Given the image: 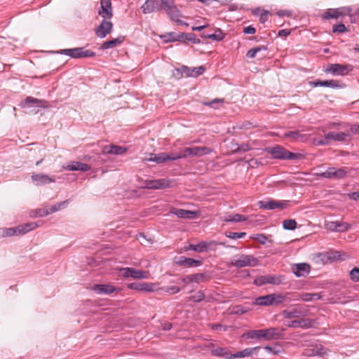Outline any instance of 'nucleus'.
<instances>
[{
	"label": "nucleus",
	"instance_id": "f257e3e1",
	"mask_svg": "<svg viewBox=\"0 0 359 359\" xmlns=\"http://www.w3.org/2000/svg\"><path fill=\"white\" fill-rule=\"evenodd\" d=\"M247 339H263L266 341L278 339L281 334L276 327H270L265 330H250L243 334Z\"/></svg>",
	"mask_w": 359,
	"mask_h": 359
},
{
	"label": "nucleus",
	"instance_id": "f03ea898",
	"mask_svg": "<svg viewBox=\"0 0 359 359\" xmlns=\"http://www.w3.org/2000/svg\"><path fill=\"white\" fill-rule=\"evenodd\" d=\"M269 152L274 158L296 160L303 158L301 154L290 152L280 146L270 148Z\"/></svg>",
	"mask_w": 359,
	"mask_h": 359
},
{
	"label": "nucleus",
	"instance_id": "7ed1b4c3",
	"mask_svg": "<svg viewBox=\"0 0 359 359\" xmlns=\"http://www.w3.org/2000/svg\"><path fill=\"white\" fill-rule=\"evenodd\" d=\"M212 150L207 147H186L180 154H176L180 158H184L187 156H202L210 154Z\"/></svg>",
	"mask_w": 359,
	"mask_h": 359
},
{
	"label": "nucleus",
	"instance_id": "20e7f679",
	"mask_svg": "<svg viewBox=\"0 0 359 359\" xmlns=\"http://www.w3.org/2000/svg\"><path fill=\"white\" fill-rule=\"evenodd\" d=\"M57 53L68 55L72 58L93 57L95 56V52L90 50H85L84 48L62 49L57 51Z\"/></svg>",
	"mask_w": 359,
	"mask_h": 359
},
{
	"label": "nucleus",
	"instance_id": "39448f33",
	"mask_svg": "<svg viewBox=\"0 0 359 359\" xmlns=\"http://www.w3.org/2000/svg\"><path fill=\"white\" fill-rule=\"evenodd\" d=\"M38 226L37 223L32 222L21 224L15 228L6 229L4 233V236H18L25 234L32 230L35 229Z\"/></svg>",
	"mask_w": 359,
	"mask_h": 359
},
{
	"label": "nucleus",
	"instance_id": "423d86ee",
	"mask_svg": "<svg viewBox=\"0 0 359 359\" xmlns=\"http://www.w3.org/2000/svg\"><path fill=\"white\" fill-rule=\"evenodd\" d=\"M172 182L167 179L147 180L141 186L147 189H165L172 187Z\"/></svg>",
	"mask_w": 359,
	"mask_h": 359
},
{
	"label": "nucleus",
	"instance_id": "0eeeda50",
	"mask_svg": "<svg viewBox=\"0 0 359 359\" xmlns=\"http://www.w3.org/2000/svg\"><path fill=\"white\" fill-rule=\"evenodd\" d=\"M121 276L124 278L131 277L134 279H147L149 277V272L147 271L137 270L134 268H123L120 270Z\"/></svg>",
	"mask_w": 359,
	"mask_h": 359
},
{
	"label": "nucleus",
	"instance_id": "6e6552de",
	"mask_svg": "<svg viewBox=\"0 0 359 359\" xmlns=\"http://www.w3.org/2000/svg\"><path fill=\"white\" fill-rule=\"evenodd\" d=\"M257 259L252 255H241L238 259H234L231 262V265L236 268H243L245 266H255L257 264Z\"/></svg>",
	"mask_w": 359,
	"mask_h": 359
},
{
	"label": "nucleus",
	"instance_id": "1a4fd4ad",
	"mask_svg": "<svg viewBox=\"0 0 359 359\" xmlns=\"http://www.w3.org/2000/svg\"><path fill=\"white\" fill-rule=\"evenodd\" d=\"M353 69V67L351 65L331 64L325 69V72L331 73L333 75L345 76Z\"/></svg>",
	"mask_w": 359,
	"mask_h": 359
},
{
	"label": "nucleus",
	"instance_id": "9d476101",
	"mask_svg": "<svg viewBox=\"0 0 359 359\" xmlns=\"http://www.w3.org/2000/svg\"><path fill=\"white\" fill-rule=\"evenodd\" d=\"M177 159H179V157L177 156L176 154H167L162 152L157 154H150V157L145 159V161H154L156 163H162L168 161H175Z\"/></svg>",
	"mask_w": 359,
	"mask_h": 359
},
{
	"label": "nucleus",
	"instance_id": "9b49d317",
	"mask_svg": "<svg viewBox=\"0 0 359 359\" xmlns=\"http://www.w3.org/2000/svg\"><path fill=\"white\" fill-rule=\"evenodd\" d=\"M289 201H259V207L265 210L284 209L288 206Z\"/></svg>",
	"mask_w": 359,
	"mask_h": 359
},
{
	"label": "nucleus",
	"instance_id": "f8f14e48",
	"mask_svg": "<svg viewBox=\"0 0 359 359\" xmlns=\"http://www.w3.org/2000/svg\"><path fill=\"white\" fill-rule=\"evenodd\" d=\"M109 19H103L98 27L95 28V34L100 38H104L109 34L113 28L112 22Z\"/></svg>",
	"mask_w": 359,
	"mask_h": 359
},
{
	"label": "nucleus",
	"instance_id": "ddd939ff",
	"mask_svg": "<svg viewBox=\"0 0 359 359\" xmlns=\"http://www.w3.org/2000/svg\"><path fill=\"white\" fill-rule=\"evenodd\" d=\"M140 9L144 14L160 11H161V4L160 0H146Z\"/></svg>",
	"mask_w": 359,
	"mask_h": 359
},
{
	"label": "nucleus",
	"instance_id": "4468645a",
	"mask_svg": "<svg viewBox=\"0 0 359 359\" xmlns=\"http://www.w3.org/2000/svg\"><path fill=\"white\" fill-rule=\"evenodd\" d=\"M31 178L33 184L36 186H43L55 182L53 177L42 173H33Z\"/></svg>",
	"mask_w": 359,
	"mask_h": 359
},
{
	"label": "nucleus",
	"instance_id": "2eb2a0df",
	"mask_svg": "<svg viewBox=\"0 0 359 359\" xmlns=\"http://www.w3.org/2000/svg\"><path fill=\"white\" fill-rule=\"evenodd\" d=\"M100 4V8L98 11L99 15L103 19H111L113 15L111 0H101Z\"/></svg>",
	"mask_w": 359,
	"mask_h": 359
},
{
	"label": "nucleus",
	"instance_id": "dca6fc26",
	"mask_svg": "<svg viewBox=\"0 0 359 359\" xmlns=\"http://www.w3.org/2000/svg\"><path fill=\"white\" fill-rule=\"evenodd\" d=\"M217 244V242L215 241L209 242L202 241L196 245L190 244L188 247H186L185 249L186 250H194L198 252H203L206 251L208 248L215 246Z\"/></svg>",
	"mask_w": 359,
	"mask_h": 359
},
{
	"label": "nucleus",
	"instance_id": "f3484780",
	"mask_svg": "<svg viewBox=\"0 0 359 359\" xmlns=\"http://www.w3.org/2000/svg\"><path fill=\"white\" fill-rule=\"evenodd\" d=\"M254 283L258 286L269 283L273 285H279L281 283L280 278L271 275L262 276L255 279Z\"/></svg>",
	"mask_w": 359,
	"mask_h": 359
},
{
	"label": "nucleus",
	"instance_id": "a211bd4d",
	"mask_svg": "<svg viewBox=\"0 0 359 359\" xmlns=\"http://www.w3.org/2000/svg\"><path fill=\"white\" fill-rule=\"evenodd\" d=\"M20 106L21 107H25L26 106H36L40 108H47L48 107V103L44 100H39L33 97H27L25 101L20 104Z\"/></svg>",
	"mask_w": 359,
	"mask_h": 359
},
{
	"label": "nucleus",
	"instance_id": "6ab92c4d",
	"mask_svg": "<svg viewBox=\"0 0 359 359\" xmlns=\"http://www.w3.org/2000/svg\"><path fill=\"white\" fill-rule=\"evenodd\" d=\"M165 13L169 18L172 21L177 22V25H182L186 26L189 25L188 23L180 20V18L182 17V14L176 5Z\"/></svg>",
	"mask_w": 359,
	"mask_h": 359
},
{
	"label": "nucleus",
	"instance_id": "aec40b11",
	"mask_svg": "<svg viewBox=\"0 0 359 359\" xmlns=\"http://www.w3.org/2000/svg\"><path fill=\"white\" fill-rule=\"evenodd\" d=\"M205 67L203 66H200L194 68H189L187 66H182L180 69H177V71H180L182 74H184L186 76H194L196 77L203 74L205 72Z\"/></svg>",
	"mask_w": 359,
	"mask_h": 359
},
{
	"label": "nucleus",
	"instance_id": "412c9836",
	"mask_svg": "<svg viewBox=\"0 0 359 359\" xmlns=\"http://www.w3.org/2000/svg\"><path fill=\"white\" fill-rule=\"evenodd\" d=\"M92 289L98 294H109L116 290L115 287L108 284H95Z\"/></svg>",
	"mask_w": 359,
	"mask_h": 359
},
{
	"label": "nucleus",
	"instance_id": "4be33fe9",
	"mask_svg": "<svg viewBox=\"0 0 359 359\" xmlns=\"http://www.w3.org/2000/svg\"><path fill=\"white\" fill-rule=\"evenodd\" d=\"M307 312L306 309L299 307L291 311L284 310L282 314L285 318H295L306 316Z\"/></svg>",
	"mask_w": 359,
	"mask_h": 359
},
{
	"label": "nucleus",
	"instance_id": "5701e85b",
	"mask_svg": "<svg viewBox=\"0 0 359 359\" xmlns=\"http://www.w3.org/2000/svg\"><path fill=\"white\" fill-rule=\"evenodd\" d=\"M127 151L126 147L118 146V145H106L102 149V152L104 154H115L121 155Z\"/></svg>",
	"mask_w": 359,
	"mask_h": 359
},
{
	"label": "nucleus",
	"instance_id": "b1692460",
	"mask_svg": "<svg viewBox=\"0 0 359 359\" xmlns=\"http://www.w3.org/2000/svg\"><path fill=\"white\" fill-rule=\"evenodd\" d=\"M128 287L137 291L153 292L154 290V284L145 282L130 283Z\"/></svg>",
	"mask_w": 359,
	"mask_h": 359
},
{
	"label": "nucleus",
	"instance_id": "393cba45",
	"mask_svg": "<svg viewBox=\"0 0 359 359\" xmlns=\"http://www.w3.org/2000/svg\"><path fill=\"white\" fill-rule=\"evenodd\" d=\"M313 86L315 87L322 86V87H328L332 88H342L344 85L341 84L339 81L337 80H326V81H320L318 80L312 83Z\"/></svg>",
	"mask_w": 359,
	"mask_h": 359
},
{
	"label": "nucleus",
	"instance_id": "a878e982",
	"mask_svg": "<svg viewBox=\"0 0 359 359\" xmlns=\"http://www.w3.org/2000/svg\"><path fill=\"white\" fill-rule=\"evenodd\" d=\"M171 213L175 215L179 218L184 219H194L197 216L196 212L184 209H174L171 211Z\"/></svg>",
	"mask_w": 359,
	"mask_h": 359
},
{
	"label": "nucleus",
	"instance_id": "bb28decb",
	"mask_svg": "<svg viewBox=\"0 0 359 359\" xmlns=\"http://www.w3.org/2000/svg\"><path fill=\"white\" fill-rule=\"evenodd\" d=\"M90 168L89 165L78 161H72L65 167V169L68 170H79L83 172H87L90 170Z\"/></svg>",
	"mask_w": 359,
	"mask_h": 359
},
{
	"label": "nucleus",
	"instance_id": "cd10ccee",
	"mask_svg": "<svg viewBox=\"0 0 359 359\" xmlns=\"http://www.w3.org/2000/svg\"><path fill=\"white\" fill-rule=\"evenodd\" d=\"M310 271V266L306 263H300L295 265L293 272L297 277L306 276Z\"/></svg>",
	"mask_w": 359,
	"mask_h": 359
},
{
	"label": "nucleus",
	"instance_id": "c85d7f7f",
	"mask_svg": "<svg viewBox=\"0 0 359 359\" xmlns=\"http://www.w3.org/2000/svg\"><path fill=\"white\" fill-rule=\"evenodd\" d=\"M176 263L180 266H185L188 267H196L201 264V262L200 260L186 257H180Z\"/></svg>",
	"mask_w": 359,
	"mask_h": 359
},
{
	"label": "nucleus",
	"instance_id": "c756f323",
	"mask_svg": "<svg viewBox=\"0 0 359 359\" xmlns=\"http://www.w3.org/2000/svg\"><path fill=\"white\" fill-rule=\"evenodd\" d=\"M349 136L348 133L341 132V133H334L330 132L325 135L326 139L328 140V142L335 141V142H343L345 139Z\"/></svg>",
	"mask_w": 359,
	"mask_h": 359
},
{
	"label": "nucleus",
	"instance_id": "7c9ffc66",
	"mask_svg": "<svg viewBox=\"0 0 359 359\" xmlns=\"http://www.w3.org/2000/svg\"><path fill=\"white\" fill-rule=\"evenodd\" d=\"M259 348V346L254 347V348H247L241 351H238L236 353H233V354L231 353V359L241 358L250 356L252 354H254Z\"/></svg>",
	"mask_w": 359,
	"mask_h": 359
},
{
	"label": "nucleus",
	"instance_id": "2f4dec72",
	"mask_svg": "<svg viewBox=\"0 0 359 359\" xmlns=\"http://www.w3.org/2000/svg\"><path fill=\"white\" fill-rule=\"evenodd\" d=\"M69 203V200H66L55 205H51L48 208V211H43V213H39L38 215L40 217H44L49 214L53 213L55 212L58 211L60 209L65 208L67 206Z\"/></svg>",
	"mask_w": 359,
	"mask_h": 359
},
{
	"label": "nucleus",
	"instance_id": "473e14b6",
	"mask_svg": "<svg viewBox=\"0 0 359 359\" xmlns=\"http://www.w3.org/2000/svg\"><path fill=\"white\" fill-rule=\"evenodd\" d=\"M313 326V321L309 319H303L301 320H292L288 324V327L297 328L304 327L309 328Z\"/></svg>",
	"mask_w": 359,
	"mask_h": 359
},
{
	"label": "nucleus",
	"instance_id": "72a5a7b5",
	"mask_svg": "<svg viewBox=\"0 0 359 359\" xmlns=\"http://www.w3.org/2000/svg\"><path fill=\"white\" fill-rule=\"evenodd\" d=\"M255 304L259 306H272L273 305V299L272 294H266L264 296H260L255 299Z\"/></svg>",
	"mask_w": 359,
	"mask_h": 359
},
{
	"label": "nucleus",
	"instance_id": "f704fd0d",
	"mask_svg": "<svg viewBox=\"0 0 359 359\" xmlns=\"http://www.w3.org/2000/svg\"><path fill=\"white\" fill-rule=\"evenodd\" d=\"M211 354L214 356L231 359V353L226 348L214 347L211 349Z\"/></svg>",
	"mask_w": 359,
	"mask_h": 359
},
{
	"label": "nucleus",
	"instance_id": "c9c22d12",
	"mask_svg": "<svg viewBox=\"0 0 359 359\" xmlns=\"http://www.w3.org/2000/svg\"><path fill=\"white\" fill-rule=\"evenodd\" d=\"M225 34L222 32L221 29H217L214 34H205L203 33L201 37L204 39H210L213 41H219L224 38Z\"/></svg>",
	"mask_w": 359,
	"mask_h": 359
},
{
	"label": "nucleus",
	"instance_id": "e433bc0d",
	"mask_svg": "<svg viewBox=\"0 0 359 359\" xmlns=\"http://www.w3.org/2000/svg\"><path fill=\"white\" fill-rule=\"evenodd\" d=\"M347 175V171L345 168H332V180H341L346 177Z\"/></svg>",
	"mask_w": 359,
	"mask_h": 359
},
{
	"label": "nucleus",
	"instance_id": "4c0bfd02",
	"mask_svg": "<svg viewBox=\"0 0 359 359\" xmlns=\"http://www.w3.org/2000/svg\"><path fill=\"white\" fill-rule=\"evenodd\" d=\"M320 256L323 257L322 259H334V260H344L345 257L342 256H346V255H341L339 252H326L324 254H320Z\"/></svg>",
	"mask_w": 359,
	"mask_h": 359
},
{
	"label": "nucleus",
	"instance_id": "58836bf2",
	"mask_svg": "<svg viewBox=\"0 0 359 359\" xmlns=\"http://www.w3.org/2000/svg\"><path fill=\"white\" fill-rule=\"evenodd\" d=\"M123 39L121 37H118L112 40L107 41L104 42L102 46V49H109L116 47L117 45L121 44Z\"/></svg>",
	"mask_w": 359,
	"mask_h": 359
},
{
	"label": "nucleus",
	"instance_id": "ea45409f",
	"mask_svg": "<svg viewBox=\"0 0 359 359\" xmlns=\"http://www.w3.org/2000/svg\"><path fill=\"white\" fill-rule=\"evenodd\" d=\"M173 40H182L183 41H192L194 43H198L200 42L199 39H196L194 34L189 33V34H181L178 36L177 39H173Z\"/></svg>",
	"mask_w": 359,
	"mask_h": 359
},
{
	"label": "nucleus",
	"instance_id": "a19ab883",
	"mask_svg": "<svg viewBox=\"0 0 359 359\" xmlns=\"http://www.w3.org/2000/svg\"><path fill=\"white\" fill-rule=\"evenodd\" d=\"M342 15V13L338 9H330L323 14L325 19H337L339 16Z\"/></svg>",
	"mask_w": 359,
	"mask_h": 359
},
{
	"label": "nucleus",
	"instance_id": "79ce46f5",
	"mask_svg": "<svg viewBox=\"0 0 359 359\" xmlns=\"http://www.w3.org/2000/svg\"><path fill=\"white\" fill-rule=\"evenodd\" d=\"M297 292L283 293V301L284 304H287L292 301H297Z\"/></svg>",
	"mask_w": 359,
	"mask_h": 359
},
{
	"label": "nucleus",
	"instance_id": "37998d69",
	"mask_svg": "<svg viewBox=\"0 0 359 359\" xmlns=\"http://www.w3.org/2000/svg\"><path fill=\"white\" fill-rule=\"evenodd\" d=\"M283 226L287 230H294L297 227V222L292 219H285L283 222Z\"/></svg>",
	"mask_w": 359,
	"mask_h": 359
},
{
	"label": "nucleus",
	"instance_id": "c03bdc74",
	"mask_svg": "<svg viewBox=\"0 0 359 359\" xmlns=\"http://www.w3.org/2000/svg\"><path fill=\"white\" fill-rule=\"evenodd\" d=\"M214 344L211 342H205L203 344L198 346V348L200 351H203L204 354L208 353V352L211 353V349L214 348Z\"/></svg>",
	"mask_w": 359,
	"mask_h": 359
},
{
	"label": "nucleus",
	"instance_id": "a18cd8bd",
	"mask_svg": "<svg viewBox=\"0 0 359 359\" xmlns=\"http://www.w3.org/2000/svg\"><path fill=\"white\" fill-rule=\"evenodd\" d=\"M160 3L161 4V10L163 6L165 12L176 5L175 0H160Z\"/></svg>",
	"mask_w": 359,
	"mask_h": 359
},
{
	"label": "nucleus",
	"instance_id": "49530a36",
	"mask_svg": "<svg viewBox=\"0 0 359 359\" xmlns=\"http://www.w3.org/2000/svg\"><path fill=\"white\" fill-rule=\"evenodd\" d=\"M262 50H266V48L265 46H259V47L252 48L248 51L247 57H248L250 58H254L256 56L257 53Z\"/></svg>",
	"mask_w": 359,
	"mask_h": 359
},
{
	"label": "nucleus",
	"instance_id": "de8ad7c7",
	"mask_svg": "<svg viewBox=\"0 0 359 359\" xmlns=\"http://www.w3.org/2000/svg\"><path fill=\"white\" fill-rule=\"evenodd\" d=\"M225 235L226 237L231 238V239H238L243 238L245 235V232H231L228 231L225 233Z\"/></svg>",
	"mask_w": 359,
	"mask_h": 359
},
{
	"label": "nucleus",
	"instance_id": "09e8293b",
	"mask_svg": "<svg viewBox=\"0 0 359 359\" xmlns=\"http://www.w3.org/2000/svg\"><path fill=\"white\" fill-rule=\"evenodd\" d=\"M351 228V225L346 222H338L335 225V231H346Z\"/></svg>",
	"mask_w": 359,
	"mask_h": 359
},
{
	"label": "nucleus",
	"instance_id": "8fccbe9b",
	"mask_svg": "<svg viewBox=\"0 0 359 359\" xmlns=\"http://www.w3.org/2000/svg\"><path fill=\"white\" fill-rule=\"evenodd\" d=\"M187 278L189 280V282L199 283L204 278V275L203 273L192 274L188 276Z\"/></svg>",
	"mask_w": 359,
	"mask_h": 359
},
{
	"label": "nucleus",
	"instance_id": "3c124183",
	"mask_svg": "<svg viewBox=\"0 0 359 359\" xmlns=\"http://www.w3.org/2000/svg\"><path fill=\"white\" fill-rule=\"evenodd\" d=\"M272 299H273V305L278 306L279 304H283V294H281V293H273Z\"/></svg>",
	"mask_w": 359,
	"mask_h": 359
},
{
	"label": "nucleus",
	"instance_id": "603ef678",
	"mask_svg": "<svg viewBox=\"0 0 359 359\" xmlns=\"http://www.w3.org/2000/svg\"><path fill=\"white\" fill-rule=\"evenodd\" d=\"M189 298L194 302H200L205 298V294L202 291H197L194 294L191 296Z\"/></svg>",
	"mask_w": 359,
	"mask_h": 359
},
{
	"label": "nucleus",
	"instance_id": "864d4df0",
	"mask_svg": "<svg viewBox=\"0 0 359 359\" xmlns=\"http://www.w3.org/2000/svg\"><path fill=\"white\" fill-rule=\"evenodd\" d=\"M332 168L333 167L327 168L325 170L318 172L317 175L320 177L331 179Z\"/></svg>",
	"mask_w": 359,
	"mask_h": 359
},
{
	"label": "nucleus",
	"instance_id": "5fc2aeb1",
	"mask_svg": "<svg viewBox=\"0 0 359 359\" xmlns=\"http://www.w3.org/2000/svg\"><path fill=\"white\" fill-rule=\"evenodd\" d=\"M346 31H347V28L342 23L335 25L332 27V32L334 33H336V32L344 33V32H346Z\"/></svg>",
	"mask_w": 359,
	"mask_h": 359
},
{
	"label": "nucleus",
	"instance_id": "6e6d98bb",
	"mask_svg": "<svg viewBox=\"0 0 359 359\" xmlns=\"http://www.w3.org/2000/svg\"><path fill=\"white\" fill-rule=\"evenodd\" d=\"M350 277L353 282H359V269L353 268L350 272Z\"/></svg>",
	"mask_w": 359,
	"mask_h": 359
},
{
	"label": "nucleus",
	"instance_id": "4d7b16f0",
	"mask_svg": "<svg viewBox=\"0 0 359 359\" xmlns=\"http://www.w3.org/2000/svg\"><path fill=\"white\" fill-rule=\"evenodd\" d=\"M298 300L301 299L304 302H311L312 301L311 293H297Z\"/></svg>",
	"mask_w": 359,
	"mask_h": 359
},
{
	"label": "nucleus",
	"instance_id": "13d9d810",
	"mask_svg": "<svg viewBox=\"0 0 359 359\" xmlns=\"http://www.w3.org/2000/svg\"><path fill=\"white\" fill-rule=\"evenodd\" d=\"M224 102V100L222 99H215L214 100L208 102H205L204 104L211 107L212 108H217V104L219 103H222Z\"/></svg>",
	"mask_w": 359,
	"mask_h": 359
},
{
	"label": "nucleus",
	"instance_id": "bf43d9fd",
	"mask_svg": "<svg viewBox=\"0 0 359 359\" xmlns=\"http://www.w3.org/2000/svg\"><path fill=\"white\" fill-rule=\"evenodd\" d=\"M285 136L290 137L294 140H296L301 136V135L297 132L290 131V132L286 133L285 134Z\"/></svg>",
	"mask_w": 359,
	"mask_h": 359
},
{
	"label": "nucleus",
	"instance_id": "052dcab7",
	"mask_svg": "<svg viewBox=\"0 0 359 359\" xmlns=\"http://www.w3.org/2000/svg\"><path fill=\"white\" fill-rule=\"evenodd\" d=\"M165 291L166 292H170L171 294H176L180 291V288L177 286H168L165 288Z\"/></svg>",
	"mask_w": 359,
	"mask_h": 359
},
{
	"label": "nucleus",
	"instance_id": "680f3d73",
	"mask_svg": "<svg viewBox=\"0 0 359 359\" xmlns=\"http://www.w3.org/2000/svg\"><path fill=\"white\" fill-rule=\"evenodd\" d=\"M232 216H233V222L245 221L247 219L245 216H244L243 215H240V214L232 215Z\"/></svg>",
	"mask_w": 359,
	"mask_h": 359
},
{
	"label": "nucleus",
	"instance_id": "e2e57ef3",
	"mask_svg": "<svg viewBox=\"0 0 359 359\" xmlns=\"http://www.w3.org/2000/svg\"><path fill=\"white\" fill-rule=\"evenodd\" d=\"M277 15L280 17H283V16L290 17V16H292V12L290 11H287V10H280L277 12Z\"/></svg>",
	"mask_w": 359,
	"mask_h": 359
},
{
	"label": "nucleus",
	"instance_id": "0e129e2a",
	"mask_svg": "<svg viewBox=\"0 0 359 359\" xmlns=\"http://www.w3.org/2000/svg\"><path fill=\"white\" fill-rule=\"evenodd\" d=\"M243 32L247 34H253L256 32V29L252 26H248L243 28Z\"/></svg>",
	"mask_w": 359,
	"mask_h": 359
},
{
	"label": "nucleus",
	"instance_id": "69168bd1",
	"mask_svg": "<svg viewBox=\"0 0 359 359\" xmlns=\"http://www.w3.org/2000/svg\"><path fill=\"white\" fill-rule=\"evenodd\" d=\"M348 196L350 199L355 201H359V191L350 193Z\"/></svg>",
	"mask_w": 359,
	"mask_h": 359
},
{
	"label": "nucleus",
	"instance_id": "338daca9",
	"mask_svg": "<svg viewBox=\"0 0 359 359\" xmlns=\"http://www.w3.org/2000/svg\"><path fill=\"white\" fill-rule=\"evenodd\" d=\"M250 149L251 147L248 144H242L241 147H238V149H236L235 151L238 152L241 151L245 152L250 150Z\"/></svg>",
	"mask_w": 359,
	"mask_h": 359
},
{
	"label": "nucleus",
	"instance_id": "774afa93",
	"mask_svg": "<svg viewBox=\"0 0 359 359\" xmlns=\"http://www.w3.org/2000/svg\"><path fill=\"white\" fill-rule=\"evenodd\" d=\"M211 328L215 330H221L222 329L226 330L227 329L226 326H223L220 324H212L211 325Z\"/></svg>",
	"mask_w": 359,
	"mask_h": 359
}]
</instances>
